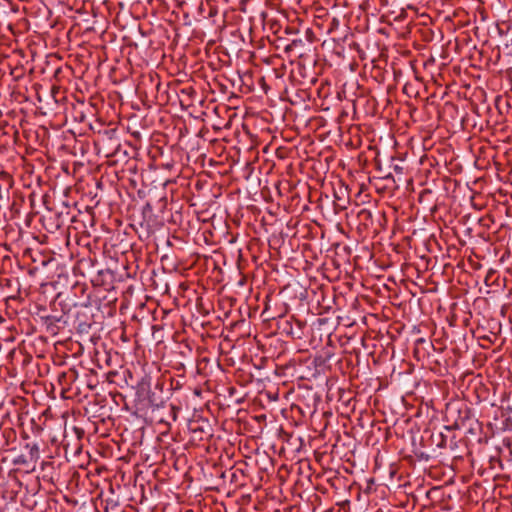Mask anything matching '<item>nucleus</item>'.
<instances>
[{"label":"nucleus","mask_w":512,"mask_h":512,"mask_svg":"<svg viewBox=\"0 0 512 512\" xmlns=\"http://www.w3.org/2000/svg\"><path fill=\"white\" fill-rule=\"evenodd\" d=\"M30 455L32 458L37 459L39 457V449L37 445H34L30 449Z\"/></svg>","instance_id":"f257e3e1"}]
</instances>
